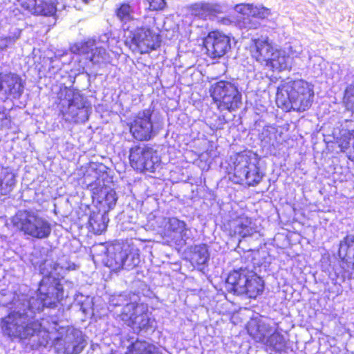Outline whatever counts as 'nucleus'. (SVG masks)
Returning a JSON list of instances; mask_svg holds the SVG:
<instances>
[{
    "instance_id": "1",
    "label": "nucleus",
    "mask_w": 354,
    "mask_h": 354,
    "mask_svg": "<svg viewBox=\"0 0 354 354\" xmlns=\"http://www.w3.org/2000/svg\"><path fill=\"white\" fill-rule=\"evenodd\" d=\"M313 85L302 79H286L281 82L276 92V103L286 112L298 113L308 110L313 102Z\"/></svg>"
},
{
    "instance_id": "2",
    "label": "nucleus",
    "mask_w": 354,
    "mask_h": 354,
    "mask_svg": "<svg viewBox=\"0 0 354 354\" xmlns=\"http://www.w3.org/2000/svg\"><path fill=\"white\" fill-rule=\"evenodd\" d=\"M250 51L253 59L271 71H280L287 67L288 55L275 48L268 37L252 39Z\"/></svg>"
},
{
    "instance_id": "3",
    "label": "nucleus",
    "mask_w": 354,
    "mask_h": 354,
    "mask_svg": "<svg viewBox=\"0 0 354 354\" xmlns=\"http://www.w3.org/2000/svg\"><path fill=\"white\" fill-rule=\"evenodd\" d=\"M232 180L234 183L248 187L257 185L262 180L259 161L250 151L236 153L233 159Z\"/></svg>"
},
{
    "instance_id": "4",
    "label": "nucleus",
    "mask_w": 354,
    "mask_h": 354,
    "mask_svg": "<svg viewBox=\"0 0 354 354\" xmlns=\"http://www.w3.org/2000/svg\"><path fill=\"white\" fill-rule=\"evenodd\" d=\"M1 328L10 338L25 340L39 333L41 324L30 319L25 313L12 311L1 319Z\"/></svg>"
},
{
    "instance_id": "5",
    "label": "nucleus",
    "mask_w": 354,
    "mask_h": 354,
    "mask_svg": "<svg viewBox=\"0 0 354 354\" xmlns=\"http://www.w3.org/2000/svg\"><path fill=\"white\" fill-rule=\"evenodd\" d=\"M209 93L220 111L232 112L237 110L242 104L241 91L234 80H216L209 85Z\"/></svg>"
},
{
    "instance_id": "6",
    "label": "nucleus",
    "mask_w": 354,
    "mask_h": 354,
    "mask_svg": "<svg viewBox=\"0 0 354 354\" xmlns=\"http://www.w3.org/2000/svg\"><path fill=\"white\" fill-rule=\"evenodd\" d=\"M11 222L18 231L34 239H46L51 234L50 223L32 210L18 211L12 217Z\"/></svg>"
},
{
    "instance_id": "7",
    "label": "nucleus",
    "mask_w": 354,
    "mask_h": 354,
    "mask_svg": "<svg viewBox=\"0 0 354 354\" xmlns=\"http://www.w3.org/2000/svg\"><path fill=\"white\" fill-rule=\"evenodd\" d=\"M129 160L131 167L141 173H155L161 165V158L158 151L149 144L131 147Z\"/></svg>"
},
{
    "instance_id": "8",
    "label": "nucleus",
    "mask_w": 354,
    "mask_h": 354,
    "mask_svg": "<svg viewBox=\"0 0 354 354\" xmlns=\"http://www.w3.org/2000/svg\"><path fill=\"white\" fill-rule=\"evenodd\" d=\"M125 45L133 52L140 55L149 54L160 47V35L152 28L140 26L130 32Z\"/></svg>"
},
{
    "instance_id": "9",
    "label": "nucleus",
    "mask_w": 354,
    "mask_h": 354,
    "mask_svg": "<svg viewBox=\"0 0 354 354\" xmlns=\"http://www.w3.org/2000/svg\"><path fill=\"white\" fill-rule=\"evenodd\" d=\"M64 288L59 277L45 274L39 283L37 299L42 307L54 308L62 300Z\"/></svg>"
},
{
    "instance_id": "10",
    "label": "nucleus",
    "mask_w": 354,
    "mask_h": 354,
    "mask_svg": "<svg viewBox=\"0 0 354 354\" xmlns=\"http://www.w3.org/2000/svg\"><path fill=\"white\" fill-rule=\"evenodd\" d=\"M124 324L139 330L148 329L151 326L148 316V306L146 304L129 302L124 305L118 315Z\"/></svg>"
},
{
    "instance_id": "11",
    "label": "nucleus",
    "mask_w": 354,
    "mask_h": 354,
    "mask_svg": "<svg viewBox=\"0 0 354 354\" xmlns=\"http://www.w3.org/2000/svg\"><path fill=\"white\" fill-rule=\"evenodd\" d=\"M203 46L210 59H220L230 50L231 38L220 30H212L203 38Z\"/></svg>"
},
{
    "instance_id": "12",
    "label": "nucleus",
    "mask_w": 354,
    "mask_h": 354,
    "mask_svg": "<svg viewBox=\"0 0 354 354\" xmlns=\"http://www.w3.org/2000/svg\"><path fill=\"white\" fill-rule=\"evenodd\" d=\"M57 99L59 102L68 101V108L76 107V112L70 115V120L75 123L84 122L88 118V107L86 101L79 91L68 86L61 87L57 92Z\"/></svg>"
},
{
    "instance_id": "13",
    "label": "nucleus",
    "mask_w": 354,
    "mask_h": 354,
    "mask_svg": "<svg viewBox=\"0 0 354 354\" xmlns=\"http://www.w3.org/2000/svg\"><path fill=\"white\" fill-rule=\"evenodd\" d=\"M152 113L150 109L139 111L129 123V132L135 140L140 142L149 141L155 136Z\"/></svg>"
},
{
    "instance_id": "14",
    "label": "nucleus",
    "mask_w": 354,
    "mask_h": 354,
    "mask_svg": "<svg viewBox=\"0 0 354 354\" xmlns=\"http://www.w3.org/2000/svg\"><path fill=\"white\" fill-rule=\"evenodd\" d=\"M21 77L16 73L0 72V95L3 100L19 98L24 93Z\"/></svg>"
},
{
    "instance_id": "15",
    "label": "nucleus",
    "mask_w": 354,
    "mask_h": 354,
    "mask_svg": "<svg viewBox=\"0 0 354 354\" xmlns=\"http://www.w3.org/2000/svg\"><path fill=\"white\" fill-rule=\"evenodd\" d=\"M223 230L232 237L245 238L255 232L251 218L243 215L231 217L223 223Z\"/></svg>"
},
{
    "instance_id": "16",
    "label": "nucleus",
    "mask_w": 354,
    "mask_h": 354,
    "mask_svg": "<svg viewBox=\"0 0 354 354\" xmlns=\"http://www.w3.org/2000/svg\"><path fill=\"white\" fill-rule=\"evenodd\" d=\"M20 7L32 15L55 17L57 13V0H17Z\"/></svg>"
},
{
    "instance_id": "17",
    "label": "nucleus",
    "mask_w": 354,
    "mask_h": 354,
    "mask_svg": "<svg viewBox=\"0 0 354 354\" xmlns=\"http://www.w3.org/2000/svg\"><path fill=\"white\" fill-rule=\"evenodd\" d=\"M127 257V250L120 243H111L106 248L105 257L102 259V263L109 268L111 272H117L124 268Z\"/></svg>"
},
{
    "instance_id": "18",
    "label": "nucleus",
    "mask_w": 354,
    "mask_h": 354,
    "mask_svg": "<svg viewBox=\"0 0 354 354\" xmlns=\"http://www.w3.org/2000/svg\"><path fill=\"white\" fill-rule=\"evenodd\" d=\"M338 254L342 274L354 270V235H346L339 242Z\"/></svg>"
},
{
    "instance_id": "19",
    "label": "nucleus",
    "mask_w": 354,
    "mask_h": 354,
    "mask_svg": "<svg viewBox=\"0 0 354 354\" xmlns=\"http://www.w3.org/2000/svg\"><path fill=\"white\" fill-rule=\"evenodd\" d=\"M76 53L79 55L90 54L87 59L93 64L103 63L108 57L106 50L102 46H97L95 39H88L80 42L77 46Z\"/></svg>"
},
{
    "instance_id": "20",
    "label": "nucleus",
    "mask_w": 354,
    "mask_h": 354,
    "mask_svg": "<svg viewBox=\"0 0 354 354\" xmlns=\"http://www.w3.org/2000/svg\"><path fill=\"white\" fill-rule=\"evenodd\" d=\"M251 272L245 268L230 271L225 281L227 290L234 295L242 296Z\"/></svg>"
},
{
    "instance_id": "21",
    "label": "nucleus",
    "mask_w": 354,
    "mask_h": 354,
    "mask_svg": "<svg viewBox=\"0 0 354 354\" xmlns=\"http://www.w3.org/2000/svg\"><path fill=\"white\" fill-rule=\"evenodd\" d=\"M109 220L106 213L100 209L90 212L86 227L95 235H100L106 231Z\"/></svg>"
},
{
    "instance_id": "22",
    "label": "nucleus",
    "mask_w": 354,
    "mask_h": 354,
    "mask_svg": "<svg viewBox=\"0 0 354 354\" xmlns=\"http://www.w3.org/2000/svg\"><path fill=\"white\" fill-rule=\"evenodd\" d=\"M93 198L106 211L111 209L118 201L116 192L113 189H109L106 187L95 188L93 192Z\"/></svg>"
},
{
    "instance_id": "23",
    "label": "nucleus",
    "mask_w": 354,
    "mask_h": 354,
    "mask_svg": "<svg viewBox=\"0 0 354 354\" xmlns=\"http://www.w3.org/2000/svg\"><path fill=\"white\" fill-rule=\"evenodd\" d=\"M264 286L263 279L252 271L243 292V295L250 299H256L263 292Z\"/></svg>"
},
{
    "instance_id": "24",
    "label": "nucleus",
    "mask_w": 354,
    "mask_h": 354,
    "mask_svg": "<svg viewBox=\"0 0 354 354\" xmlns=\"http://www.w3.org/2000/svg\"><path fill=\"white\" fill-rule=\"evenodd\" d=\"M209 259L208 247L205 243L195 245L192 248L190 262L194 266H203Z\"/></svg>"
},
{
    "instance_id": "25",
    "label": "nucleus",
    "mask_w": 354,
    "mask_h": 354,
    "mask_svg": "<svg viewBox=\"0 0 354 354\" xmlns=\"http://www.w3.org/2000/svg\"><path fill=\"white\" fill-rule=\"evenodd\" d=\"M341 152L346 153L349 160H354V130H346L339 138Z\"/></svg>"
},
{
    "instance_id": "26",
    "label": "nucleus",
    "mask_w": 354,
    "mask_h": 354,
    "mask_svg": "<svg viewBox=\"0 0 354 354\" xmlns=\"http://www.w3.org/2000/svg\"><path fill=\"white\" fill-rule=\"evenodd\" d=\"M124 354H158L156 347L145 340L136 339L128 346Z\"/></svg>"
},
{
    "instance_id": "27",
    "label": "nucleus",
    "mask_w": 354,
    "mask_h": 354,
    "mask_svg": "<svg viewBox=\"0 0 354 354\" xmlns=\"http://www.w3.org/2000/svg\"><path fill=\"white\" fill-rule=\"evenodd\" d=\"M266 345L271 348L272 350L280 352L287 347V342L280 333L274 331L266 339Z\"/></svg>"
},
{
    "instance_id": "28",
    "label": "nucleus",
    "mask_w": 354,
    "mask_h": 354,
    "mask_svg": "<svg viewBox=\"0 0 354 354\" xmlns=\"http://www.w3.org/2000/svg\"><path fill=\"white\" fill-rule=\"evenodd\" d=\"M189 9L192 15L203 20H206L212 13L211 6L207 3H194L190 5Z\"/></svg>"
},
{
    "instance_id": "29",
    "label": "nucleus",
    "mask_w": 354,
    "mask_h": 354,
    "mask_svg": "<svg viewBox=\"0 0 354 354\" xmlns=\"http://www.w3.org/2000/svg\"><path fill=\"white\" fill-rule=\"evenodd\" d=\"M117 18L122 23H127L135 19L133 9L128 2L121 3L115 10Z\"/></svg>"
},
{
    "instance_id": "30",
    "label": "nucleus",
    "mask_w": 354,
    "mask_h": 354,
    "mask_svg": "<svg viewBox=\"0 0 354 354\" xmlns=\"http://www.w3.org/2000/svg\"><path fill=\"white\" fill-rule=\"evenodd\" d=\"M342 102L346 109L354 111V85L350 84L346 86Z\"/></svg>"
},
{
    "instance_id": "31",
    "label": "nucleus",
    "mask_w": 354,
    "mask_h": 354,
    "mask_svg": "<svg viewBox=\"0 0 354 354\" xmlns=\"http://www.w3.org/2000/svg\"><path fill=\"white\" fill-rule=\"evenodd\" d=\"M186 223L176 217L169 218L167 222V230L170 232H179L185 230Z\"/></svg>"
},
{
    "instance_id": "32",
    "label": "nucleus",
    "mask_w": 354,
    "mask_h": 354,
    "mask_svg": "<svg viewBox=\"0 0 354 354\" xmlns=\"http://www.w3.org/2000/svg\"><path fill=\"white\" fill-rule=\"evenodd\" d=\"M148 4L147 10L151 12H158L163 10L167 2L165 0H145Z\"/></svg>"
},
{
    "instance_id": "33",
    "label": "nucleus",
    "mask_w": 354,
    "mask_h": 354,
    "mask_svg": "<svg viewBox=\"0 0 354 354\" xmlns=\"http://www.w3.org/2000/svg\"><path fill=\"white\" fill-rule=\"evenodd\" d=\"M270 12L269 9L265 7H261L257 8V10L254 12L253 15L260 19H265L270 15Z\"/></svg>"
},
{
    "instance_id": "34",
    "label": "nucleus",
    "mask_w": 354,
    "mask_h": 354,
    "mask_svg": "<svg viewBox=\"0 0 354 354\" xmlns=\"http://www.w3.org/2000/svg\"><path fill=\"white\" fill-rule=\"evenodd\" d=\"M77 215H78V219H79V221H81V220H82V216L80 215V212H77Z\"/></svg>"
},
{
    "instance_id": "35",
    "label": "nucleus",
    "mask_w": 354,
    "mask_h": 354,
    "mask_svg": "<svg viewBox=\"0 0 354 354\" xmlns=\"http://www.w3.org/2000/svg\"><path fill=\"white\" fill-rule=\"evenodd\" d=\"M66 114H67V113H66V112H64V111H62V115L63 116L66 115Z\"/></svg>"
},
{
    "instance_id": "36",
    "label": "nucleus",
    "mask_w": 354,
    "mask_h": 354,
    "mask_svg": "<svg viewBox=\"0 0 354 354\" xmlns=\"http://www.w3.org/2000/svg\"><path fill=\"white\" fill-rule=\"evenodd\" d=\"M57 267H58V265H57V264H56V263L53 264V268H54V269H56V268H57Z\"/></svg>"
},
{
    "instance_id": "37",
    "label": "nucleus",
    "mask_w": 354,
    "mask_h": 354,
    "mask_svg": "<svg viewBox=\"0 0 354 354\" xmlns=\"http://www.w3.org/2000/svg\"><path fill=\"white\" fill-rule=\"evenodd\" d=\"M80 211H82V209H80L78 212H80ZM83 212H85V210H83Z\"/></svg>"
}]
</instances>
